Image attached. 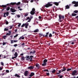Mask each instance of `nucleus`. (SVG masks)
<instances>
[{"label":"nucleus","instance_id":"obj_49","mask_svg":"<svg viewBox=\"0 0 78 78\" xmlns=\"http://www.w3.org/2000/svg\"><path fill=\"white\" fill-rule=\"evenodd\" d=\"M6 72H7V73H9V70H6Z\"/></svg>","mask_w":78,"mask_h":78},{"label":"nucleus","instance_id":"obj_12","mask_svg":"<svg viewBox=\"0 0 78 78\" xmlns=\"http://www.w3.org/2000/svg\"><path fill=\"white\" fill-rule=\"evenodd\" d=\"M34 75V73H31V74H30L29 76H30V77H32V76H33Z\"/></svg>","mask_w":78,"mask_h":78},{"label":"nucleus","instance_id":"obj_57","mask_svg":"<svg viewBox=\"0 0 78 78\" xmlns=\"http://www.w3.org/2000/svg\"><path fill=\"white\" fill-rule=\"evenodd\" d=\"M48 34H49V32H47L46 33V35H48Z\"/></svg>","mask_w":78,"mask_h":78},{"label":"nucleus","instance_id":"obj_41","mask_svg":"<svg viewBox=\"0 0 78 78\" xmlns=\"http://www.w3.org/2000/svg\"><path fill=\"white\" fill-rule=\"evenodd\" d=\"M6 12H5L4 14V16H3L4 17H6Z\"/></svg>","mask_w":78,"mask_h":78},{"label":"nucleus","instance_id":"obj_54","mask_svg":"<svg viewBox=\"0 0 78 78\" xmlns=\"http://www.w3.org/2000/svg\"><path fill=\"white\" fill-rule=\"evenodd\" d=\"M60 78H62V76H60L59 77Z\"/></svg>","mask_w":78,"mask_h":78},{"label":"nucleus","instance_id":"obj_36","mask_svg":"<svg viewBox=\"0 0 78 78\" xmlns=\"http://www.w3.org/2000/svg\"><path fill=\"white\" fill-rule=\"evenodd\" d=\"M1 65H2V66H4V63H3V62H1Z\"/></svg>","mask_w":78,"mask_h":78},{"label":"nucleus","instance_id":"obj_18","mask_svg":"<svg viewBox=\"0 0 78 78\" xmlns=\"http://www.w3.org/2000/svg\"><path fill=\"white\" fill-rule=\"evenodd\" d=\"M66 9H69V8H70V6H69V5H67L66 6Z\"/></svg>","mask_w":78,"mask_h":78},{"label":"nucleus","instance_id":"obj_59","mask_svg":"<svg viewBox=\"0 0 78 78\" xmlns=\"http://www.w3.org/2000/svg\"><path fill=\"white\" fill-rule=\"evenodd\" d=\"M19 10H20V11H22V9H19Z\"/></svg>","mask_w":78,"mask_h":78},{"label":"nucleus","instance_id":"obj_29","mask_svg":"<svg viewBox=\"0 0 78 78\" xmlns=\"http://www.w3.org/2000/svg\"><path fill=\"white\" fill-rule=\"evenodd\" d=\"M25 25L26 26H28V25H29V24L28 23H27L25 24Z\"/></svg>","mask_w":78,"mask_h":78},{"label":"nucleus","instance_id":"obj_24","mask_svg":"<svg viewBox=\"0 0 78 78\" xmlns=\"http://www.w3.org/2000/svg\"><path fill=\"white\" fill-rule=\"evenodd\" d=\"M47 65V64H46V63H43L42 64V66H45Z\"/></svg>","mask_w":78,"mask_h":78},{"label":"nucleus","instance_id":"obj_61","mask_svg":"<svg viewBox=\"0 0 78 78\" xmlns=\"http://www.w3.org/2000/svg\"><path fill=\"white\" fill-rule=\"evenodd\" d=\"M27 27H28V26L25 25V27L26 28H27Z\"/></svg>","mask_w":78,"mask_h":78},{"label":"nucleus","instance_id":"obj_43","mask_svg":"<svg viewBox=\"0 0 78 78\" xmlns=\"http://www.w3.org/2000/svg\"><path fill=\"white\" fill-rule=\"evenodd\" d=\"M49 37H52V35L51 34H49Z\"/></svg>","mask_w":78,"mask_h":78},{"label":"nucleus","instance_id":"obj_19","mask_svg":"<svg viewBox=\"0 0 78 78\" xmlns=\"http://www.w3.org/2000/svg\"><path fill=\"white\" fill-rule=\"evenodd\" d=\"M72 16H76V14L74 13H73L72 14Z\"/></svg>","mask_w":78,"mask_h":78},{"label":"nucleus","instance_id":"obj_28","mask_svg":"<svg viewBox=\"0 0 78 78\" xmlns=\"http://www.w3.org/2000/svg\"><path fill=\"white\" fill-rule=\"evenodd\" d=\"M10 41H11V44H13V43H14V40H11Z\"/></svg>","mask_w":78,"mask_h":78},{"label":"nucleus","instance_id":"obj_3","mask_svg":"<svg viewBox=\"0 0 78 78\" xmlns=\"http://www.w3.org/2000/svg\"><path fill=\"white\" fill-rule=\"evenodd\" d=\"M72 4H75V5H74V6H75V7H76L78 6V2L73 1L72 2Z\"/></svg>","mask_w":78,"mask_h":78},{"label":"nucleus","instance_id":"obj_53","mask_svg":"<svg viewBox=\"0 0 78 78\" xmlns=\"http://www.w3.org/2000/svg\"><path fill=\"white\" fill-rule=\"evenodd\" d=\"M3 69V68H1V67L0 66V70H2Z\"/></svg>","mask_w":78,"mask_h":78},{"label":"nucleus","instance_id":"obj_27","mask_svg":"<svg viewBox=\"0 0 78 78\" xmlns=\"http://www.w3.org/2000/svg\"><path fill=\"white\" fill-rule=\"evenodd\" d=\"M21 60H22V61L24 60L25 59V57H22L21 58Z\"/></svg>","mask_w":78,"mask_h":78},{"label":"nucleus","instance_id":"obj_2","mask_svg":"<svg viewBox=\"0 0 78 78\" xmlns=\"http://www.w3.org/2000/svg\"><path fill=\"white\" fill-rule=\"evenodd\" d=\"M35 9L33 8L32 9V11L30 12V14H31V15H34V14H35Z\"/></svg>","mask_w":78,"mask_h":78},{"label":"nucleus","instance_id":"obj_22","mask_svg":"<svg viewBox=\"0 0 78 78\" xmlns=\"http://www.w3.org/2000/svg\"><path fill=\"white\" fill-rule=\"evenodd\" d=\"M47 62V60L46 59H45L43 61L44 63H46V62Z\"/></svg>","mask_w":78,"mask_h":78},{"label":"nucleus","instance_id":"obj_55","mask_svg":"<svg viewBox=\"0 0 78 78\" xmlns=\"http://www.w3.org/2000/svg\"><path fill=\"white\" fill-rule=\"evenodd\" d=\"M46 74L47 75H50V74H49V73H47Z\"/></svg>","mask_w":78,"mask_h":78},{"label":"nucleus","instance_id":"obj_34","mask_svg":"<svg viewBox=\"0 0 78 78\" xmlns=\"http://www.w3.org/2000/svg\"><path fill=\"white\" fill-rule=\"evenodd\" d=\"M72 70V69H71V68H70V69H67V71H70V70Z\"/></svg>","mask_w":78,"mask_h":78},{"label":"nucleus","instance_id":"obj_4","mask_svg":"<svg viewBox=\"0 0 78 78\" xmlns=\"http://www.w3.org/2000/svg\"><path fill=\"white\" fill-rule=\"evenodd\" d=\"M10 4L12 5H16H16H19L20 4V2H19L16 3V2H11L10 3Z\"/></svg>","mask_w":78,"mask_h":78},{"label":"nucleus","instance_id":"obj_58","mask_svg":"<svg viewBox=\"0 0 78 78\" xmlns=\"http://www.w3.org/2000/svg\"><path fill=\"white\" fill-rule=\"evenodd\" d=\"M41 18H42V17H41V16H39V19H41Z\"/></svg>","mask_w":78,"mask_h":78},{"label":"nucleus","instance_id":"obj_46","mask_svg":"<svg viewBox=\"0 0 78 78\" xmlns=\"http://www.w3.org/2000/svg\"><path fill=\"white\" fill-rule=\"evenodd\" d=\"M6 44V43L4 42H3V45H5V44Z\"/></svg>","mask_w":78,"mask_h":78},{"label":"nucleus","instance_id":"obj_11","mask_svg":"<svg viewBox=\"0 0 78 78\" xmlns=\"http://www.w3.org/2000/svg\"><path fill=\"white\" fill-rule=\"evenodd\" d=\"M28 74V71H26L24 73V75L25 76H27Z\"/></svg>","mask_w":78,"mask_h":78},{"label":"nucleus","instance_id":"obj_14","mask_svg":"<svg viewBox=\"0 0 78 78\" xmlns=\"http://www.w3.org/2000/svg\"><path fill=\"white\" fill-rule=\"evenodd\" d=\"M75 41H71L70 42H71V44H72V45H74V44H75Z\"/></svg>","mask_w":78,"mask_h":78},{"label":"nucleus","instance_id":"obj_26","mask_svg":"<svg viewBox=\"0 0 78 78\" xmlns=\"http://www.w3.org/2000/svg\"><path fill=\"white\" fill-rule=\"evenodd\" d=\"M15 76H17L18 78H20V76L19 75H17V74H16L15 75Z\"/></svg>","mask_w":78,"mask_h":78},{"label":"nucleus","instance_id":"obj_35","mask_svg":"<svg viewBox=\"0 0 78 78\" xmlns=\"http://www.w3.org/2000/svg\"><path fill=\"white\" fill-rule=\"evenodd\" d=\"M14 47H16L17 46V44H15L13 45Z\"/></svg>","mask_w":78,"mask_h":78},{"label":"nucleus","instance_id":"obj_63","mask_svg":"<svg viewBox=\"0 0 78 78\" xmlns=\"http://www.w3.org/2000/svg\"><path fill=\"white\" fill-rule=\"evenodd\" d=\"M22 39V37H20L19 38V39Z\"/></svg>","mask_w":78,"mask_h":78},{"label":"nucleus","instance_id":"obj_33","mask_svg":"<svg viewBox=\"0 0 78 78\" xmlns=\"http://www.w3.org/2000/svg\"><path fill=\"white\" fill-rule=\"evenodd\" d=\"M73 12L75 13H77L78 12V11L77 10H75Z\"/></svg>","mask_w":78,"mask_h":78},{"label":"nucleus","instance_id":"obj_45","mask_svg":"<svg viewBox=\"0 0 78 78\" xmlns=\"http://www.w3.org/2000/svg\"><path fill=\"white\" fill-rule=\"evenodd\" d=\"M18 36V34H16L15 36H14V37H16L17 36Z\"/></svg>","mask_w":78,"mask_h":78},{"label":"nucleus","instance_id":"obj_6","mask_svg":"<svg viewBox=\"0 0 78 78\" xmlns=\"http://www.w3.org/2000/svg\"><path fill=\"white\" fill-rule=\"evenodd\" d=\"M53 5V4H51L50 3H48V4L45 5V7L46 8H48L49 7V6H51Z\"/></svg>","mask_w":78,"mask_h":78},{"label":"nucleus","instance_id":"obj_62","mask_svg":"<svg viewBox=\"0 0 78 78\" xmlns=\"http://www.w3.org/2000/svg\"><path fill=\"white\" fill-rule=\"evenodd\" d=\"M21 39H24V37H22Z\"/></svg>","mask_w":78,"mask_h":78},{"label":"nucleus","instance_id":"obj_30","mask_svg":"<svg viewBox=\"0 0 78 78\" xmlns=\"http://www.w3.org/2000/svg\"><path fill=\"white\" fill-rule=\"evenodd\" d=\"M6 14L7 16H8V15H9V12H7L6 13Z\"/></svg>","mask_w":78,"mask_h":78},{"label":"nucleus","instance_id":"obj_31","mask_svg":"<svg viewBox=\"0 0 78 78\" xmlns=\"http://www.w3.org/2000/svg\"><path fill=\"white\" fill-rule=\"evenodd\" d=\"M40 36H44V35L42 34H40Z\"/></svg>","mask_w":78,"mask_h":78},{"label":"nucleus","instance_id":"obj_1","mask_svg":"<svg viewBox=\"0 0 78 78\" xmlns=\"http://www.w3.org/2000/svg\"><path fill=\"white\" fill-rule=\"evenodd\" d=\"M59 21L61 22L63 20V19H64V16H62L61 15H59Z\"/></svg>","mask_w":78,"mask_h":78},{"label":"nucleus","instance_id":"obj_48","mask_svg":"<svg viewBox=\"0 0 78 78\" xmlns=\"http://www.w3.org/2000/svg\"><path fill=\"white\" fill-rule=\"evenodd\" d=\"M17 17H18L19 18V17H20V15H17Z\"/></svg>","mask_w":78,"mask_h":78},{"label":"nucleus","instance_id":"obj_9","mask_svg":"<svg viewBox=\"0 0 78 78\" xmlns=\"http://www.w3.org/2000/svg\"><path fill=\"white\" fill-rule=\"evenodd\" d=\"M17 53L15 52L14 54V56H15V57H12V59H14V58H16V57H17Z\"/></svg>","mask_w":78,"mask_h":78},{"label":"nucleus","instance_id":"obj_40","mask_svg":"<svg viewBox=\"0 0 78 78\" xmlns=\"http://www.w3.org/2000/svg\"><path fill=\"white\" fill-rule=\"evenodd\" d=\"M25 23H23L22 26H21V27H25Z\"/></svg>","mask_w":78,"mask_h":78},{"label":"nucleus","instance_id":"obj_23","mask_svg":"<svg viewBox=\"0 0 78 78\" xmlns=\"http://www.w3.org/2000/svg\"><path fill=\"white\" fill-rule=\"evenodd\" d=\"M39 31V30H38V29H36V30H34V32L35 33H37V32H38Z\"/></svg>","mask_w":78,"mask_h":78},{"label":"nucleus","instance_id":"obj_37","mask_svg":"<svg viewBox=\"0 0 78 78\" xmlns=\"http://www.w3.org/2000/svg\"><path fill=\"white\" fill-rule=\"evenodd\" d=\"M56 72V70L55 69H53V71H52V73H55Z\"/></svg>","mask_w":78,"mask_h":78},{"label":"nucleus","instance_id":"obj_52","mask_svg":"<svg viewBox=\"0 0 78 78\" xmlns=\"http://www.w3.org/2000/svg\"><path fill=\"white\" fill-rule=\"evenodd\" d=\"M8 23H9L8 22L6 21V25H8Z\"/></svg>","mask_w":78,"mask_h":78},{"label":"nucleus","instance_id":"obj_21","mask_svg":"<svg viewBox=\"0 0 78 78\" xmlns=\"http://www.w3.org/2000/svg\"><path fill=\"white\" fill-rule=\"evenodd\" d=\"M36 67H37L38 69H39V64H36Z\"/></svg>","mask_w":78,"mask_h":78},{"label":"nucleus","instance_id":"obj_15","mask_svg":"<svg viewBox=\"0 0 78 78\" xmlns=\"http://www.w3.org/2000/svg\"><path fill=\"white\" fill-rule=\"evenodd\" d=\"M30 53L31 54H33V55H34V53H35V51H32V52H30Z\"/></svg>","mask_w":78,"mask_h":78},{"label":"nucleus","instance_id":"obj_38","mask_svg":"<svg viewBox=\"0 0 78 78\" xmlns=\"http://www.w3.org/2000/svg\"><path fill=\"white\" fill-rule=\"evenodd\" d=\"M4 30H5V31H8V29L6 28H5L4 29Z\"/></svg>","mask_w":78,"mask_h":78},{"label":"nucleus","instance_id":"obj_13","mask_svg":"<svg viewBox=\"0 0 78 78\" xmlns=\"http://www.w3.org/2000/svg\"><path fill=\"white\" fill-rule=\"evenodd\" d=\"M34 68V67L33 66H31L28 67V69H33Z\"/></svg>","mask_w":78,"mask_h":78},{"label":"nucleus","instance_id":"obj_25","mask_svg":"<svg viewBox=\"0 0 78 78\" xmlns=\"http://www.w3.org/2000/svg\"><path fill=\"white\" fill-rule=\"evenodd\" d=\"M1 6L3 7V8H6V5H2Z\"/></svg>","mask_w":78,"mask_h":78},{"label":"nucleus","instance_id":"obj_51","mask_svg":"<svg viewBox=\"0 0 78 78\" xmlns=\"http://www.w3.org/2000/svg\"><path fill=\"white\" fill-rule=\"evenodd\" d=\"M14 42H17V41L14 40Z\"/></svg>","mask_w":78,"mask_h":78},{"label":"nucleus","instance_id":"obj_8","mask_svg":"<svg viewBox=\"0 0 78 78\" xmlns=\"http://www.w3.org/2000/svg\"><path fill=\"white\" fill-rule=\"evenodd\" d=\"M33 58V56H27V58L30 59V61H32V58Z\"/></svg>","mask_w":78,"mask_h":78},{"label":"nucleus","instance_id":"obj_5","mask_svg":"<svg viewBox=\"0 0 78 78\" xmlns=\"http://www.w3.org/2000/svg\"><path fill=\"white\" fill-rule=\"evenodd\" d=\"M30 17H27V20H28V22H30L31 21V19H33V16H31L30 17Z\"/></svg>","mask_w":78,"mask_h":78},{"label":"nucleus","instance_id":"obj_44","mask_svg":"<svg viewBox=\"0 0 78 78\" xmlns=\"http://www.w3.org/2000/svg\"><path fill=\"white\" fill-rule=\"evenodd\" d=\"M19 25L18 26V27H20V25H21V23H19Z\"/></svg>","mask_w":78,"mask_h":78},{"label":"nucleus","instance_id":"obj_56","mask_svg":"<svg viewBox=\"0 0 78 78\" xmlns=\"http://www.w3.org/2000/svg\"><path fill=\"white\" fill-rule=\"evenodd\" d=\"M21 45H25V43H23L21 44Z\"/></svg>","mask_w":78,"mask_h":78},{"label":"nucleus","instance_id":"obj_39","mask_svg":"<svg viewBox=\"0 0 78 78\" xmlns=\"http://www.w3.org/2000/svg\"><path fill=\"white\" fill-rule=\"evenodd\" d=\"M10 35H11V33H7L6 34V35H8V36H10Z\"/></svg>","mask_w":78,"mask_h":78},{"label":"nucleus","instance_id":"obj_10","mask_svg":"<svg viewBox=\"0 0 78 78\" xmlns=\"http://www.w3.org/2000/svg\"><path fill=\"white\" fill-rule=\"evenodd\" d=\"M10 11H11V12H16V10L12 8L10 9Z\"/></svg>","mask_w":78,"mask_h":78},{"label":"nucleus","instance_id":"obj_7","mask_svg":"<svg viewBox=\"0 0 78 78\" xmlns=\"http://www.w3.org/2000/svg\"><path fill=\"white\" fill-rule=\"evenodd\" d=\"M76 75H77V71L76 70L74 71L72 73V75L75 76Z\"/></svg>","mask_w":78,"mask_h":78},{"label":"nucleus","instance_id":"obj_50","mask_svg":"<svg viewBox=\"0 0 78 78\" xmlns=\"http://www.w3.org/2000/svg\"><path fill=\"white\" fill-rule=\"evenodd\" d=\"M61 70H59L58 71V73H61Z\"/></svg>","mask_w":78,"mask_h":78},{"label":"nucleus","instance_id":"obj_42","mask_svg":"<svg viewBox=\"0 0 78 78\" xmlns=\"http://www.w3.org/2000/svg\"><path fill=\"white\" fill-rule=\"evenodd\" d=\"M6 36H4L3 37V38L4 39H6Z\"/></svg>","mask_w":78,"mask_h":78},{"label":"nucleus","instance_id":"obj_64","mask_svg":"<svg viewBox=\"0 0 78 78\" xmlns=\"http://www.w3.org/2000/svg\"><path fill=\"white\" fill-rule=\"evenodd\" d=\"M55 32H53V31L52 32V34H55Z\"/></svg>","mask_w":78,"mask_h":78},{"label":"nucleus","instance_id":"obj_32","mask_svg":"<svg viewBox=\"0 0 78 78\" xmlns=\"http://www.w3.org/2000/svg\"><path fill=\"white\" fill-rule=\"evenodd\" d=\"M10 9V8L9 7H8L7 8V11H9V9Z\"/></svg>","mask_w":78,"mask_h":78},{"label":"nucleus","instance_id":"obj_47","mask_svg":"<svg viewBox=\"0 0 78 78\" xmlns=\"http://www.w3.org/2000/svg\"><path fill=\"white\" fill-rule=\"evenodd\" d=\"M45 72H49V71L48 70H47V69H45L44 70V71Z\"/></svg>","mask_w":78,"mask_h":78},{"label":"nucleus","instance_id":"obj_16","mask_svg":"<svg viewBox=\"0 0 78 78\" xmlns=\"http://www.w3.org/2000/svg\"><path fill=\"white\" fill-rule=\"evenodd\" d=\"M63 69H62L61 70V72H64V71H65L66 70V69L65 68H63Z\"/></svg>","mask_w":78,"mask_h":78},{"label":"nucleus","instance_id":"obj_20","mask_svg":"<svg viewBox=\"0 0 78 78\" xmlns=\"http://www.w3.org/2000/svg\"><path fill=\"white\" fill-rule=\"evenodd\" d=\"M54 4H55V5H56L57 6H58V3L57 2H54L53 3Z\"/></svg>","mask_w":78,"mask_h":78},{"label":"nucleus","instance_id":"obj_17","mask_svg":"<svg viewBox=\"0 0 78 78\" xmlns=\"http://www.w3.org/2000/svg\"><path fill=\"white\" fill-rule=\"evenodd\" d=\"M28 13H26L24 14L25 17H27V16H28Z\"/></svg>","mask_w":78,"mask_h":78},{"label":"nucleus","instance_id":"obj_60","mask_svg":"<svg viewBox=\"0 0 78 78\" xmlns=\"http://www.w3.org/2000/svg\"><path fill=\"white\" fill-rule=\"evenodd\" d=\"M34 1L33 0H31V1H30V2L31 3H32V2Z\"/></svg>","mask_w":78,"mask_h":78}]
</instances>
